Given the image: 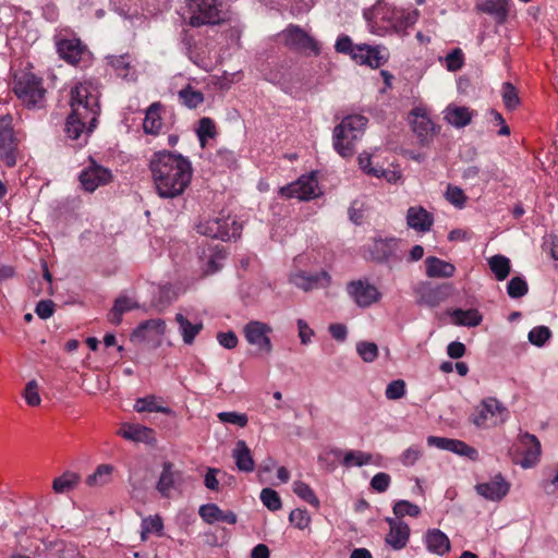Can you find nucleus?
Returning a JSON list of instances; mask_svg holds the SVG:
<instances>
[{"mask_svg": "<svg viewBox=\"0 0 558 558\" xmlns=\"http://www.w3.org/2000/svg\"><path fill=\"white\" fill-rule=\"evenodd\" d=\"M520 446L524 456L521 465L524 469L532 468L541 456V442L536 436L524 433L520 435Z\"/></svg>", "mask_w": 558, "mask_h": 558, "instance_id": "obj_22", "label": "nucleus"}, {"mask_svg": "<svg viewBox=\"0 0 558 558\" xmlns=\"http://www.w3.org/2000/svg\"><path fill=\"white\" fill-rule=\"evenodd\" d=\"M174 300V293L170 286H162L151 301V306L159 312L163 311Z\"/></svg>", "mask_w": 558, "mask_h": 558, "instance_id": "obj_45", "label": "nucleus"}, {"mask_svg": "<svg viewBox=\"0 0 558 558\" xmlns=\"http://www.w3.org/2000/svg\"><path fill=\"white\" fill-rule=\"evenodd\" d=\"M271 330L272 329L267 324L253 320L245 325L243 331L250 344L257 347L259 352L268 354L272 350L271 341L268 336Z\"/></svg>", "mask_w": 558, "mask_h": 558, "instance_id": "obj_14", "label": "nucleus"}, {"mask_svg": "<svg viewBox=\"0 0 558 558\" xmlns=\"http://www.w3.org/2000/svg\"><path fill=\"white\" fill-rule=\"evenodd\" d=\"M134 409L137 412H158L163 414H170L171 409L168 407L157 405L155 403V397L140 398L136 400Z\"/></svg>", "mask_w": 558, "mask_h": 558, "instance_id": "obj_46", "label": "nucleus"}, {"mask_svg": "<svg viewBox=\"0 0 558 558\" xmlns=\"http://www.w3.org/2000/svg\"><path fill=\"white\" fill-rule=\"evenodd\" d=\"M372 460V454L363 451L349 450L344 453L342 465L345 468L363 466Z\"/></svg>", "mask_w": 558, "mask_h": 558, "instance_id": "obj_43", "label": "nucleus"}, {"mask_svg": "<svg viewBox=\"0 0 558 558\" xmlns=\"http://www.w3.org/2000/svg\"><path fill=\"white\" fill-rule=\"evenodd\" d=\"M367 119L363 116H348L333 130V147L342 157L354 154L355 142L359 141L366 126Z\"/></svg>", "mask_w": 558, "mask_h": 558, "instance_id": "obj_3", "label": "nucleus"}, {"mask_svg": "<svg viewBox=\"0 0 558 558\" xmlns=\"http://www.w3.org/2000/svg\"><path fill=\"white\" fill-rule=\"evenodd\" d=\"M14 93L17 98L31 109L40 108L44 105L46 89L43 80L31 72H23L15 76Z\"/></svg>", "mask_w": 558, "mask_h": 558, "instance_id": "obj_5", "label": "nucleus"}, {"mask_svg": "<svg viewBox=\"0 0 558 558\" xmlns=\"http://www.w3.org/2000/svg\"><path fill=\"white\" fill-rule=\"evenodd\" d=\"M449 315L454 325L464 327H476L483 320L482 314L475 308H456L449 312Z\"/></svg>", "mask_w": 558, "mask_h": 558, "instance_id": "obj_30", "label": "nucleus"}, {"mask_svg": "<svg viewBox=\"0 0 558 558\" xmlns=\"http://www.w3.org/2000/svg\"><path fill=\"white\" fill-rule=\"evenodd\" d=\"M529 292L527 282L522 277H513L507 284V293L511 299H520Z\"/></svg>", "mask_w": 558, "mask_h": 558, "instance_id": "obj_47", "label": "nucleus"}, {"mask_svg": "<svg viewBox=\"0 0 558 558\" xmlns=\"http://www.w3.org/2000/svg\"><path fill=\"white\" fill-rule=\"evenodd\" d=\"M422 449L420 446H411L400 457V461L405 466L414 465V463L422 457Z\"/></svg>", "mask_w": 558, "mask_h": 558, "instance_id": "obj_63", "label": "nucleus"}, {"mask_svg": "<svg viewBox=\"0 0 558 558\" xmlns=\"http://www.w3.org/2000/svg\"><path fill=\"white\" fill-rule=\"evenodd\" d=\"M477 410V415L472 420L477 427L485 426L488 418L493 420L494 425L502 424L509 415L508 409L496 398L484 399Z\"/></svg>", "mask_w": 558, "mask_h": 558, "instance_id": "obj_11", "label": "nucleus"}, {"mask_svg": "<svg viewBox=\"0 0 558 558\" xmlns=\"http://www.w3.org/2000/svg\"><path fill=\"white\" fill-rule=\"evenodd\" d=\"M417 16L418 12L416 10L407 13L402 10H398L396 33H401L408 27L414 25L417 21Z\"/></svg>", "mask_w": 558, "mask_h": 558, "instance_id": "obj_53", "label": "nucleus"}, {"mask_svg": "<svg viewBox=\"0 0 558 558\" xmlns=\"http://www.w3.org/2000/svg\"><path fill=\"white\" fill-rule=\"evenodd\" d=\"M280 193L288 198L308 201L316 197L320 192L318 191L316 175L312 172L308 175H302L295 182L281 187Z\"/></svg>", "mask_w": 558, "mask_h": 558, "instance_id": "obj_12", "label": "nucleus"}, {"mask_svg": "<svg viewBox=\"0 0 558 558\" xmlns=\"http://www.w3.org/2000/svg\"><path fill=\"white\" fill-rule=\"evenodd\" d=\"M154 331L158 336L166 332V323L163 319L155 318L142 322L131 333V341L143 342L147 339V333Z\"/></svg>", "mask_w": 558, "mask_h": 558, "instance_id": "obj_29", "label": "nucleus"}, {"mask_svg": "<svg viewBox=\"0 0 558 558\" xmlns=\"http://www.w3.org/2000/svg\"><path fill=\"white\" fill-rule=\"evenodd\" d=\"M475 490L488 500L499 501L508 494L509 484L498 474L490 482L477 484Z\"/></svg>", "mask_w": 558, "mask_h": 558, "instance_id": "obj_19", "label": "nucleus"}, {"mask_svg": "<svg viewBox=\"0 0 558 558\" xmlns=\"http://www.w3.org/2000/svg\"><path fill=\"white\" fill-rule=\"evenodd\" d=\"M23 397L26 403L31 407H37L40 404L41 398L39 396L38 384L35 379H32L26 384Z\"/></svg>", "mask_w": 558, "mask_h": 558, "instance_id": "obj_55", "label": "nucleus"}, {"mask_svg": "<svg viewBox=\"0 0 558 558\" xmlns=\"http://www.w3.org/2000/svg\"><path fill=\"white\" fill-rule=\"evenodd\" d=\"M198 514L208 524H214L216 522L235 524L238 520L236 514L233 511H223L216 504H206L201 506Z\"/></svg>", "mask_w": 558, "mask_h": 558, "instance_id": "obj_23", "label": "nucleus"}, {"mask_svg": "<svg viewBox=\"0 0 558 558\" xmlns=\"http://www.w3.org/2000/svg\"><path fill=\"white\" fill-rule=\"evenodd\" d=\"M426 276L428 278H451L456 272V266L435 256L425 259Z\"/></svg>", "mask_w": 558, "mask_h": 558, "instance_id": "obj_26", "label": "nucleus"}, {"mask_svg": "<svg viewBox=\"0 0 558 558\" xmlns=\"http://www.w3.org/2000/svg\"><path fill=\"white\" fill-rule=\"evenodd\" d=\"M149 170L156 192L161 198H175L182 195L191 183L193 172L187 158L167 150L153 155Z\"/></svg>", "mask_w": 558, "mask_h": 558, "instance_id": "obj_1", "label": "nucleus"}, {"mask_svg": "<svg viewBox=\"0 0 558 558\" xmlns=\"http://www.w3.org/2000/svg\"><path fill=\"white\" fill-rule=\"evenodd\" d=\"M197 232L202 235L230 241L238 239L242 232V226L231 217L213 218L197 226Z\"/></svg>", "mask_w": 558, "mask_h": 558, "instance_id": "obj_8", "label": "nucleus"}, {"mask_svg": "<svg viewBox=\"0 0 558 558\" xmlns=\"http://www.w3.org/2000/svg\"><path fill=\"white\" fill-rule=\"evenodd\" d=\"M293 493L315 508H318L320 505L319 499L316 497L314 490L310 487V485L302 481H295L293 483Z\"/></svg>", "mask_w": 558, "mask_h": 558, "instance_id": "obj_42", "label": "nucleus"}, {"mask_svg": "<svg viewBox=\"0 0 558 558\" xmlns=\"http://www.w3.org/2000/svg\"><path fill=\"white\" fill-rule=\"evenodd\" d=\"M347 293L353 302L362 308L372 306L380 300V292L378 289L369 283L367 279L352 280L347 284Z\"/></svg>", "mask_w": 558, "mask_h": 558, "instance_id": "obj_10", "label": "nucleus"}, {"mask_svg": "<svg viewBox=\"0 0 558 558\" xmlns=\"http://www.w3.org/2000/svg\"><path fill=\"white\" fill-rule=\"evenodd\" d=\"M393 513L398 519L405 515L416 518L421 513V509L417 505L412 504L408 500H399L393 505Z\"/></svg>", "mask_w": 558, "mask_h": 558, "instance_id": "obj_49", "label": "nucleus"}, {"mask_svg": "<svg viewBox=\"0 0 558 558\" xmlns=\"http://www.w3.org/2000/svg\"><path fill=\"white\" fill-rule=\"evenodd\" d=\"M356 352L364 362L372 363L378 356V347L375 342L360 341L356 344Z\"/></svg>", "mask_w": 558, "mask_h": 558, "instance_id": "obj_50", "label": "nucleus"}, {"mask_svg": "<svg viewBox=\"0 0 558 558\" xmlns=\"http://www.w3.org/2000/svg\"><path fill=\"white\" fill-rule=\"evenodd\" d=\"M359 165L360 168L369 175L375 178L386 177V170L383 168L372 167V159L368 154H361L359 156Z\"/></svg>", "mask_w": 558, "mask_h": 558, "instance_id": "obj_56", "label": "nucleus"}, {"mask_svg": "<svg viewBox=\"0 0 558 558\" xmlns=\"http://www.w3.org/2000/svg\"><path fill=\"white\" fill-rule=\"evenodd\" d=\"M366 53H368L366 65H369L371 68H379L387 61V57L381 52L378 46L374 47L368 45V50H366Z\"/></svg>", "mask_w": 558, "mask_h": 558, "instance_id": "obj_60", "label": "nucleus"}, {"mask_svg": "<svg viewBox=\"0 0 558 558\" xmlns=\"http://www.w3.org/2000/svg\"><path fill=\"white\" fill-rule=\"evenodd\" d=\"M284 45L292 50L319 52L316 40L298 25H289L282 33Z\"/></svg>", "mask_w": 558, "mask_h": 558, "instance_id": "obj_13", "label": "nucleus"}, {"mask_svg": "<svg viewBox=\"0 0 558 558\" xmlns=\"http://www.w3.org/2000/svg\"><path fill=\"white\" fill-rule=\"evenodd\" d=\"M476 9L494 16L497 23L502 24L509 14V0H483Z\"/></svg>", "mask_w": 558, "mask_h": 558, "instance_id": "obj_27", "label": "nucleus"}, {"mask_svg": "<svg viewBox=\"0 0 558 558\" xmlns=\"http://www.w3.org/2000/svg\"><path fill=\"white\" fill-rule=\"evenodd\" d=\"M232 457L236 468L242 472H252L254 470V460L251 450L244 440H238Z\"/></svg>", "mask_w": 558, "mask_h": 558, "instance_id": "obj_31", "label": "nucleus"}, {"mask_svg": "<svg viewBox=\"0 0 558 558\" xmlns=\"http://www.w3.org/2000/svg\"><path fill=\"white\" fill-rule=\"evenodd\" d=\"M405 393V383L402 379L392 380L388 384L385 395L389 400H398Z\"/></svg>", "mask_w": 558, "mask_h": 558, "instance_id": "obj_59", "label": "nucleus"}, {"mask_svg": "<svg viewBox=\"0 0 558 558\" xmlns=\"http://www.w3.org/2000/svg\"><path fill=\"white\" fill-rule=\"evenodd\" d=\"M160 105L158 102L151 104L147 111L143 123L145 133L157 134L161 129V119L159 117Z\"/></svg>", "mask_w": 558, "mask_h": 558, "instance_id": "obj_38", "label": "nucleus"}, {"mask_svg": "<svg viewBox=\"0 0 558 558\" xmlns=\"http://www.w3.org/2000/svg\"><path fill=\"white\" fill-rule=\"evenodd\" d=\"M434 223V217L422 206H412L407 211V225L416 232H428Z\"/></svg>", "mask_w": 558, "mask_h": 558, "instance_id": "obj_21", "label": "nucleus"}, {"mask_svg": "<svg viewBox=\"0 0 558 558\" xmlns=\"http://www.w3.org/2000/svg\"><path fill=\"white\" fill-rule=\"evenodd\" d=\"M259 497L263 505L270 511H277L282 507L279 494L272 488H263Z\"/></svg>", "mask_w": 558, "mask_h": 558, "instance_id": "obj_48", "label": "nucleus"}, {"mask_svg": "<svg viewBox=\"0 0 558 558\" xmlns=\"http://www.w3.org/2000/svg\"><path fill=\"white\" fill-rule=\"evenodd\" d=\"M445 119L457 128H463L471 122L472 113L466 107L449 106L445 111Z\"/></svg>", "mask_w": 558, "mask_h": 558, "instance_id": "obj_35", "label": "nucleus"}, {"mask_svg": "<svg viewBox=\"0 0 558 558\" xmlns=\"http://www.w3.org/2000/svg\"><path fill=\"white\" fill-rule=\"evenodd\" d=\"M446 198L456 207H462L466 199L463 191L460 187L452 185H448Z\"/></svg>", "mask_w": 558, "mask_h": 558, "instance_id": "obj_62", "label": "nucleus"}, {"mask_svg": "<svg viewBox=\"0 0 558 558\" xmlns=\"http://www.w3.org/2000/svg\"><path fill=\"white\" fill-rule=\"evenodd\" d=\"M197 136L204 147L206 140L215 136V123L210 118H202L198 122Z\"/></svg>", "mask_w": 558, "mask_h": 558, "instance_id": "obj_54", "label": "nucleus"}, {"mask_svg": "<svg viewBox=\"0 0 558 558\" xmlns=\"http://www.w3.org/2000/svg\"><path fill=\"white\" fill-rule=\"evenodd\" d=\"M175 322L179 324V330L185 344H192L203 329V323L192 324L181 313L175 315Z\"/></svg>", "mask_w": 558, "mask_h": 558, "instance_id": "obj_34", "label": "nucleus"}, {"mask_svg": "<svg viewBox=\"0 0 558 558\" xmlns=\"http://www.w3.org/2000/svg\"><path fill=\"white\" fill-rule=\"evenodd\" d=\"M179 98L190 109L197 108L204 101V95L190 85L179 92Z\"/></svg>", "mask_w": 558, "mask_h": 558, "instance_id": "obj_41", "label": "nucleus"}, {"mask_svg": "<svg viewBox=\"0 0 558 558\" xmlns=\"http://www.w3.org/2000/svg\"><path fill=\"white\" fill-rule=\"evenodd\" d=\"M71 113L66 118L68 137L77 140L84 130L90 133L96 128L99 114L98 94L89 83H80L71 90Z\"/></svg>", "mask_w": 558, "mask_h": 558, "instance_id": "obj_2", "label": "nucleus"}, {"mask_svg": "<svg viewBox=\"0 0 558 558\" xmlns=\"http://www.w3.org/2000/svg\"><path fill=\"white\" fill-rule=\"evenodd\" d=\"M138 307L140 305L137 302L125 295H121L116 299L113 306L108 314V320L113 325H120L124 313Z\"/></svg>", "mask_w": 558, "mask_h": 558, "instance_id": "obj_32", "label": "nucleus"}, {"mask_svg": "<svg viewBox=\"0 0 558 558\" xmlns=\"http://www.w3.org/2000/svg\"><path fill=\"white\" fill-rule=\"evenodd\" d=\"M218 418L222 423L234 424L244 427L247 424V416L236 412H220Z\"/></svg>", "mask_w": 558, "mask_h": 558, "instance_id": "obj_61", "label": "nucleus"}, {"mask_svg": "<svg viewBox=\"0 0 558 558\" xmlns=\"http://www.w3.org/2000/svg\"><path fill=\"white\" fill-rule=\"evenodd\" d=\"M153 429L141 425H124V429L119 434L133 441H149L153 438Z\"/></svg>", "mask_w": 558, "mask_h": 558, "instance_id": "obj_36", "label": "nucleus"}, {"mask_svg": "<svg viewBox=\"0 0 558 558\" xmlns=\"http://www.w3.org/2000/svg\"><path fill=\"white\" fill-rule=\"evenodd\" d=\"M182 482V473L175 465L166 461L162 464V471L156 485V489L162 497H170L171 490L175 489Z\"/></svg>", "mask_w": 558, "mask_h": 558, "instance_id": "obj_17", "label": "nucleus"}, {"mask_svg": "<svg viewBox=\"0 0 558 558\" xmlns=\"http://www.w3.org/2000/svg\"><path fill=\"white\" fill-rule=\"evenodd\" d=\"M371 259L390 268L403 259L401 241L397 238L375 236L368 247Z\"/></svg>", "mask_w": 558, "mask_h": 558, "instance_id": "obj_7", "label": "nucleus"}, {"mask_svg": "<svg viewBox=\"0 0 558 558\" xmlns=\"http://www.w3.org/2000/svg\"><path fill=\"white\" fill-rule=\"evenodd\" d=\"M112 179V173L109 169L97 165L92 160L90 165L86 167L80 174V182L86 192H94L101 185L109 183Z\"/></svg>", "mask_w": 558, "mask_h": 558, "instance_id": "obj_15", "label": "nucleus"}, {"mask_svg": "<svg viewBox=\"0 0 558 558\" xmlns=\"http://www.w3.org/2000/svg\"><path fill=\"white\" fill-rule=\"evenodd\" d=\"M16 140L10 116L0 117V159L9 168L16 165Z\"/></svg>", "mask_w": 558, "mask_h": 558, "instance_id": "obj_9", "label": "nucleus"}, {"mask_svg": "<svg viewBox=\"0 0 558 558\" xmlns=\"http://www.w3.org/2000/svg\"><path fill=\"white\" fill-rule=\"evenodd\" d=\"M291 281L298 288L304 291H310L327 288L330 284L331 277L325 270L316 274L298 272L292 276Z\"/></svg>", "mask_w": 558, "mask_h": 558, "instance_id": "obj_18", "label": "nucleus"}, {"mask_svg": "<svg viewBox=\"0 0 558 558\" xmlns=\"http://www.w3.org/2000/svg\"><path fill=\"white\" fill-rule=\"evenodd\" d=\"M54 302L52 300H40L35 308V313L41 319L50 318L54 313Z\"/></svg>", "mask_w": 558, "mask_h": 558, "instance_id": "obj_64", "label": "nucleus"}, {"mask_svg": "<svg viewBox=\"0 0 558 558\" xmlns=\"http://www.w3.org/2000/svg\"><path fill=\"white\" fill-rule=\"evenodd\" d=\"M464 58L460 48H454L446 56V66L448 71L456 72L463 66Z\"/></svg>", "mask_w": 558, "mask_h": 558, "instance_id": "obj_58", "label": "nucleus"}, {"mask_svg": "<svg viewBox=\"0 0 558 558\" xmlns=\"http://www.w3.org/2000/svg\"><path fill=\"white\" fill-rule=\"evenodd\" d=\"M113 471V466L110 464H100L96 471L90 474L86 483L88 486H104L108 484L111 480V474Z\"/></svg>", "mask_w": 558, "mask_h": 558, "instance_id": "obj_40", "label": "nucleus"}, {"mask_svg": "<svg viewBox=\"0 0 558 558\" xmlns=\"http://www.w3.org/2000/svg\"><path fill=\"white\" fill-rule=\"evenodd\" d=\"M551 337V331L546 326H537L530 330L529 332V341L536 345V347H543Z\"/></svg>", "mask_w": 558, "mask_h": 558, "instance_id": "obj_52", "label": "nucleus"}, {"mask_svg": "<svg viewBox=\"0 0 558 558\" xmlns=\"http://www.w3.org/2000/svg\"><path fill=\"white\" fill-rule=\"evenodd\" d=\"M409 537L410 526L404 523L390 529L389 533L386 535L385 542L395 550H400L407 546Z\"/></svg>", "mask_w": 558, "mask_h": 558, "instance_id": "obj_33", "label": "nucleus"}, {"mask_svg": "<svg viewBox=\"0 0 558 558\" xmlns=\"http://www.w3.org/2000/svg\"><path fill=\"white\" fill-rule=\"evenodd\" d=\"M424 541L427 550L438 556H444L450 550V541L439 529L427 530Z\"/></svg>", "mask_w": 558, "mask_h": 558, "instance_id": "obj_25", "label": "nucleus"}, {"mask_svg": "<svg viewBox=\"0 0 558 558\" xmlns=\"http://www.w3.org/2000/svg\"><path fill=\"white\" fill-rule=\"evenodd\" d=\"M189 25L201 27L223 22L221 0H185Z\"/></svg>", "mask_w": 558, "mask_h": 558, "instance_id": "obj_4", "label": "nucleus"}, {"mask_svg": "<svg viewBox=\"0 0 558 558\" xmlns=\"http://www.w3.org/2000/svg\"><path fill=\"white\" fill-rule=\"evenodd\" d=\"M141 538L142 541H146L147 536L151 533L157 535H161V531L163 529L162 520L159 515L148 517L142 520L141 524Z\"/></svg>", "mask_w": 558, "mask_h": 558, "instance_id": "obj_44", "label": "nucleus"}, {"mask_svg": "<svg viewBox=\"0 0 558 558\" xmlns=\"http://www.w3.org/2000/svg\"><path fill=\"white\" fill-rule=\"evenodd\" d=\"M80 478L81 477L78 474L71 471H66L61 476L54 478L52 483V489L57 494L68 493L76 487V485L80 482Z\"/></svg>", "mask_w": 558, "mask_h": 558, "instance_id": "obj_37", "label": "nucleus"}, {"mask_svg": "<svg viewBox=\"0 0 558 558\" xmlns=\"http://www.w3.org/2000/svg\"><path fill=\"white\" fill-rule=\"evenodd\" d=\"M57 50L61 59L70 64H76L81 60L84 47L78 39H62L58 41Z\"/></svg>", "mask_w": 558, "mask_h": 558, "instance_id": "obj_28", "label": "nucleus"}, {"mask_svg": "<svg viewBox=\"0 0 558 558\" xmlns=\"http://www.w3.org/2000/svg\"><path fill=\"white\" fill-rule=\"evenodd\" d=\"M426 441L429 447L447 450L461 457H466L472 461H476L478 459L477 450L462 440L438 436H428Z\"/></svg>", "mask_w": 558, "mask_h": 558, "instance_id": "obj_16", "label": "nucleus"}, {"mask_svg": "<svg viewBox=\"0 0 558 558\" xmlns=\"http://www.w3.org/2000/svg\"><path fill=\"white\" fill-rule=\"evenodd\" d=\"M289 521L299 530H304L311 523V517L305 509H294L289 514Z\"/></svg>", "mask_w": 558, "mask_h": 558, "instance_id": "obj_57", "label": "nucleus"}, {"mask_svg": "<svg viewBox=\"0 0 558 558\" xmlns=\"http://www.w3.org/2000/svg\"><path fill=\"white\" fill-rule=\"evenodd\" d=\"M489 267L497 280H505L510 274V260L504 255H494L489 259Z\"/></svg>", "mask_w": 558, "mask_h": 558, "instance_id": "obj_39", "label": "nucleus"}, {"mask_svg": "<svg viewBox=\"0 0 558 558\" xmlns=\"http://www.w3.org/2000/svg\"><path fill=\"white\" fill-rule=\"evenodd\" d=\"M501 96L506 108L509 110H514L520 104L518 92L510 82L502 84Z\"/></svg>", "mask_w": 558, "mask_h": 558, "instance_id": "obj_51", "label": "nucleus"}, {"mask_svg": "<svg viewBox=\"0 0 558 558\" xmlns=\"http://www.w3.org/2000/svg\"><path fill=\"white\" fill-rule=\"evenodd\" d=\"M397 14L398 9L384 0L377 1L372 8L363 12L371 32L379 36L390 31L396 32Z\"/></svg>", "mask_w": 558, "mask_h": 558, "instance_id": "obj_6", "label": "nucleus"}, {"mask_svg": "<svg viewBox=\"0 0 558 558\" xmlns=\"http://www.w3.org/2000/svg\"><path fill=\"white\" fill-rule=\"evenodd\" d=\"M446 286L432 287L430 283H421L416 289L417 304L436 307L446 300L448 293Z\"/></svg>", "mask_w": 558, "mask_h": 558, "instance_id": "obj_20", "label": "nucleus"}, {"mask_svg": "<svg viewBox=\"0 0 558 558\" xmlns=\"http://www.w3.org/2000/svg\"><path fill=\"white\" fill-rule=\"evenodd\" d=\"M411 116L410 123L412 130L420 138V142L425 144L428 137L434 134L435 125L422 109H413Z\"/></svg>", "mask_w": 558, "mask_h": 558, "instance_id": "obj_24", "label": "nucleus"}]
</instances>
